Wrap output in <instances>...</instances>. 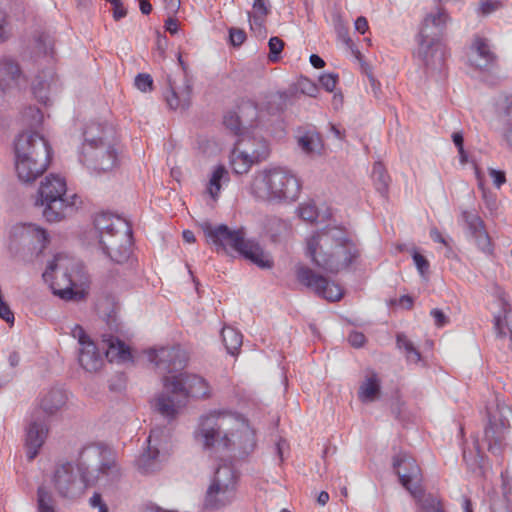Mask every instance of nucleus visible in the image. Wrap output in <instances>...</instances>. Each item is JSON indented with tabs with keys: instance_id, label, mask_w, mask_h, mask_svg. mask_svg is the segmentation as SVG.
Wrapping results in <instances>:
<instances>
[{
	"instance_id": "1",
	"label": "nucleus",
	"mask_w": 512,
	"mask_h": 512,
	"mask_svg": "<svg viewBox=\"0 0 512 512\" xmlns=\"http://www.w3.org/2000/svg\"><path fill=\"white\" fill-rule=\"evenodd\" d=\"M107 455L106 449L90 445L81 450L77 467L70 462L58 465L52 482L59 496L74 498L81 493L83 487L112 481L117 476L118 469L115 461Z\"/></svg>"
},
{
	"instance_id": "2",
	"label": "nucleus",
	"mask_w": 512,
	"mask_h": 512,
	"mask_svg": "<svg viewBox=\"0 0 512 512\" xmlns=\"http://www.w3.org/2000/svg\"><path fill=\"white\" fill-rule=\"evenodd\" d=\"M306 255L319 268L338 273L354 264L361 251L344 228L327 226L307 240Z\"/></svg>"
},
{
	"instance_id": "3",
	"label": "nucleus",
	"mask_w": 512,
	"mask_h": 512,
	"mask_svg": "<svg viewBox=\"0 0 512 512\" xmlns=\"http://www.w3.org/2000/svg\"><path fill=\"white\" fill-rule=\"evenodd\" d=\"M228 417L222 413H211L200 419L195 432L197 439L203 443L207 450H225L234 458H245L252 454L256 448L254 430L246 423H238L235 430L227 429Z\"/></svg>"
},
{
	"instance_id": "4",
	"label": "nucleus",
	"mask_w": 512,
	"mask_h": 512,
	"mask_svg": "<svg viewBox=\"0 0 512 512\" xmlns=\"http://www.w3.org/2000/svg\"><path fill=\"white\" fill-rule=\"evenodd\" d=\"M164 392L158 394L152 401V408L164 418L173 420L182 400L188 397L204 398L208 396V384L204 378L189 373L163 376Z\"/></svg>"
},
{
	"instance_id": "5",
	"label": "nucleus",
	"mask_w": 512,
	"mask_h": 512,
	"mask_svg": "<svg viewBox=\"0 0 512 512\" xmlns=\"http://www.w3.org/2000/svg\"><path fill=\"white\" fill-rule=\"evenodd\" d=\"M15 169L19 180L32 183L49 166L52 150L48 142L37 132L24 131L14 142Z\"/></svg>"
},
{
	"instance_id": "6",
	"label": "nucleus",
	"mask_w": 512,
	"mask_h": 512,
	"mask_svg": "<svg viewBox=\"0 0 512 512\" xmlns=\"http://www.w3.org/2000/svg\"><path fill=\"white\" fill-rule=\"evenodd\" d=\"M512 410L505 403L497 402L496 407L487 408L488 423L481 439H475L477 455L473 457L463 450V459L471 470L482 468L484 451L487 450L495 456H500L505 448L506 435L510 429L509 417Z\"/></svg>"
},
{
	"instance_id": "7",
	"label": "nucleus",
	"mask_w": 512,
	"mask_h": 512,
	"mask_svg": "<svg viewBox=\"0 0 512 512\" xmlns=\"http://www.w3.org/2000/svg\"><path fill=\"white\" fill-rule=\"evenodd\" d=\"M301 183L289 169L275 167L257 174L251 185L252 194L271 203H291L298 199Z\"/></svg>"
},
{
	"instance_id": "8",
	"label": "nucleus",
	"mask_w": 512,
	"mask_h": 512,
	"mask_svg": "<svg viewBox=\"0 0 512 512\" xmlns=\"http://www.w3.org/2000/svg\"><path fill=\"white\" fill-rule=\"evenodd\" d=\"M199 226L207 241L215 245L218 252H225L226 247L229 246L260 268L272 267V261L266 257L259 244L252 240H246L242 229L231 230L225 224L214 226L207 220L201 222Z\"/></svg>"
},
{
	"instance_id": "9",
	"label": "nucleus",
	"mask_w": 512,
	"mask_h": 512,
	"mask_svg": "<svg viewBox=\"0 0 512 512\" xmlns=\"http://www.w3.org/2000/svg\"><path fill=\"white\" fill-rule=\"evenodd\" d=\"M448 15L444 11L430 13L423 20L417 35V58L427 70L441 72L445 64L446 48L441 38L446 28Z\"/></svg>"
},
{
	"instance_id": "10",
	"label": "nucleus",
	"mask_w": 512,
	"mask_h": 512,
	"mask_svg": "<svg viewBox=\"0 0 512 512\" xmlns=\"http://www.w3.org/2000/svg\"><path fill=\"white\" fill-rule=\"evenodd\" d=\"M239 473L229 462L221 463L215 470L208 486L202 509L207 512H218L232 505L236 500Z\"/></svg>"
},
{
	"instance_id": "11",
	"label": "nucleus",
	"mask_w": 512,
	"mask_h": 512,
	"mask_svg": "<svg viewBox=\"0 0 512 512\" xmlns=\"http://www.w3.org/2000/svg\"><path fill=\"white\" fill-rule=\"evenodd\" d=\"M48 243L45 229L33 223H20L11 228L7 249L11 257L27 263L38 257Z\"/></svg>"
},
{
	"instance_id": "12",
	"label": "nucleus",
	"mask_w": 512,
	"mask_h": 512,
	"mask_svg": "<svg viewBox=\"0 0 512 512\" xmlns=\"http://www.w3.org/2000/svg\"><path fill=\"white\" fill-rule=\"evenodd\" d=\"M67 185L63 177L50 174L44 178L38 189L36 205L44 207L43 217L48 222H58L65 217V210L75 205L76 194L69 199Z\"/></svg>"
},
{
	"instance_id": "13",
	"label": "nucleus",
	"mask_w": 512,
	"mask_h": 512,
	"mask_svg": "<svg viewBox=\"0 0 512 512\" xmlns=\"http://www.w3.org/2000/svg\"><path fill=\"white\" fill-rule=\"evenodd\" d=\"M103 252L115 263L123 264L132 253V228L127 221H116V229L99 240Z\"/></svg>"
},
{
	"instance_id": "14",
	"label": "nucleus",
	"mask_w": 512,
	"mask_h": 512,
	"mask_svg": "<svg viewBox=\"0 0 512 512\" xmlns=\"http://www.w3.org/2000/svg\"><path fill=\"white\" fill-rule=\"evenodd\" d=\"M80 161L96 171L111 170L117 163L114 141H102L100 144L82 146Z\"/></svg>"
},
{
	"instance_id": "15",
	"label": "nucleus",
	"mask_w": 512,
	"mask_h": 512,
	"mask_svg": "<svg viewBox=\"0 0 512 512\" xmlns=\"http://www.w3.org/2000/svg\"><path fill=\"white\" fill-rule=\"evenodd\" d=\"M296 277L299 283L328 301H338L343 295V290L339 285L330 282L326 277L307 266L297 267Z\"/></svg>"
},
{
	"instance_id": "16",
	"label": "nucleus",
	"mask_w": 512,
	"mask_h": 512,
	"mask_svg": "<svg viewBox=\"0 0 512 512\" xmlns=\"http://www.w3.org/2000/svg\"><path fill=\"white\" fill-rule=\"evenodd\" d=\"M148 359L155 364L160 373L167 374L181 372L188 361L186 352L179 346L150 349Z\"/></svg>"
},
{
	"instance_id": "17",
	"label": "nucleus",
	"mask_w": 512,
	"mask_h": 512,
	"mask_svg": "<svg viewBox=\"0 0 512 512\" xmlns=\"http://www.w3.org/2000/svg\"><path fill=\"white\" fill-rule=\"evenodd\" d=\"M260 146V149H250L247 147L245 139L237 140L230 156L231 167L236 174L247 173L254 163L268 157V145L261 143Z\"/></svg>"
},
{
	"instance_id": "18",
	"label": "nucleus",
	"mask_w": 512,
	"mask_h": 512,
	"mask_svg": "<svg viewBox=\"0 0 512 512\" xmlns=\"http://www.w3.org/2000/svg\"><path fill=\"white\" fill-rule=\"evenodd\" d=\"M48 433V423L41 415H38V411H35L25 429V447L29 461L34 460L39 454L40 449L47 439Z\"/></svg>"
},
{
	"instance_id": "19",
	"label": "nucleus",
	"mask_w": 512,
	"mask_h": 512,
	"mask_svg": "<svg viewBox=\"0 0 512 512\" xmlns=\"http://www.w3.org/2000/svg\"><path fill=\"white\" fill-rule=\"evenodd\" d=\"M163 434V430L159 428L151 429L150 435L148 436L147 448L136 460V465L140 473L150 474L160 469V451L161 445L160 436Z\"/></svg>"
},
{
	"instance_id": "20",
	"label": "nucleus",
	"mask_w": 512,
	"mask_h": 512,
	"mask_svg": "<svg viewBox=\"0 0 512 512\" xmlns=\"http://www.w3.org/2000/svg\"><path fill=\"white\" fill-rule=\"evenodd\" d=\"M461 218L465 223L467 235L473 239L477 247L485 254H491L493 251L491 238L486 231L484 221L473 210H462Z\"/></svg>"
},
{
	"instance_id": "21",
	"label": "nucleus",
	"mask_w": 512,
	"mask_h": 512,
	"mask_svg": "<svg viewBox=\"0 0 512 512\" xmlns=\"http://www.w3.org/2000/svg\"><path fill=\"white\" fill-rule=\"evenodd\" d=\"M393 469L403 487L410 493L415 491L412 482L420 479V468L415 459L406 453H399L393 458Z\"/></svg>"
},
{
	"instance_id": "22",
	"label": "nucleus",
	"mask_w": 512,
	"mask_h": 512,
	"mask_svg": "<svg viewBox=\"0 0 512 512\" xmlns=\"http://www.w3.org/2000/svg\"><path fill=\"white\" fill-rule=\"evenodd\" d=\"M67 399L66 391L62 388L53 387L49 389L39 398L38 415H40V412L47 417L56 415L65 406Z\"/></svg>"
},
{
	"instance_id": "23",
	"label": "nucleus",
	"mask_w": 512,
	"mask_h": 512,
	"mask_svg": "<svg viewBox=\"0 0 512 512\" xmlns=\"http://www.w3.org/2000/svg\"><path fill=\"white\" fill-rule=\"evenodd\" d=\"M270 11L269 0H254L253 9L248 12V20L250 29L257 38L264 39L267 35L265 23Z\"/></svg>"
},
{
	"instance_id": "24",
	"label": "nucleus",
	"mask_w": 512,
	"mask_h": 512,
	"mask_svg": "<svg viewBox=\"0 0 512 512\" xmlns=\"http://www.w3.org/2000/svg\"><path fill=\"white\" fill-rule=\"evenodd\" d=\"M22 83H25V79L18 63L11 59H3L0 62V89L6 92L19 88Z\"/></svg>"
},
{
	"instance_id": "25",
	"label": "nucleus",
	"mask_w": 512,
	"mask_h": 512,
	"mask_svg": "<svg viewBox=\"0 0 512 512\" xmlns=\"http://www.w3.org/2000/svg\"><path fill=\"white\" fill-rule=\"evenodd\" d=\"M102 342L105 345V355L109 362L123 363L131 360L132 355L129 347L118 337L104 334Z\"/></svg>"
},
{
	"instance_id": "26",
	"label": "nucleus",
	"mask_w": 512,
	"mask_h": 512,
	"mask_svg": "<svg viewBox=\"0 0 512 512\" xmlns=\"http://www.w3.org/2000/svg\"><path fill=\"white\" fill-rule=\"evenodd\" d=\"M56 86L55 74L51 70L42 71L32 83V92L41 104L48 105L50 102L49 93Z\"/></svg>"
},
{
	"instance_id": "27",
	"label": "nucleus",
	"mask_w": 512,
	"mask_h": 512,
	"mask_svg": "<svg viewBox=\"0 0 512 512\" xmlns=\"http://www.w3.org/2000/svg\"><path fill=\"white\" fill-rule=\"evenodd\" d=\"M102 141H114L112 127L98 122L88 124L83 131L82 146L96 145Z\"/></svg>"
},
{
	"instance_id": "28",
	"label": "nucleus",
	"mask_w": 512,
	"mask_h": 512,
	"mask_svg": "<svg viewBox=\"0 0 512 512\" xmlns=\"http://www.w3.org/2000/svg\"><path fill=\"white\" fill-rule=\"evenodd\" d=\"M78 361L81 367L87 372H96L103 365V358L95 343H88L79 349Z\"/></svg>"
},
{
	"instance_id": "29",
	"label": "nucleus",
	"mask_w": 512,
	"mask_h": 512,
	"mask_svg": "<svg viewBox=\"0 0 512 512\" xmlns=\"http://www.w3.org/2000/svg\"><path fill=\"white\" fill-rule=\"evenodd\" d=\"M191 86L186 85L185 89L179 94L176 92L171 81L169 80V88L165 93V100L170 109H187L190 106Z\"/></svg>"
},
{
	"instance_id": "30",
	"label": "nucleus",
	"mask_w": 512,
	"mask_h": 512,
	"mask_svg": "<svg viewBox=\"0 0 512 512\" xmlns=\"http://www.w3.org/2000/svg\"><path fill=\"white\" fill-rule=\"evenodd\" d=\"M472 49L480 58V62L477 64V66L481 69H487L495 63L496 55L490 49L487 39L476 36L472 44Z\"/></svg>"
},
{
	"instance_id": "31",
	"label": "nucleus",
	"mask_w": 512,
	"mask_h": 512,
	"mask_svg": "<svg viewBox=\"0 0 512 512\" xmlns=\"http://www.w3.org/2000/svg\"><path fill=\"white\" fill-rule=\"evenodd\" d=\"M416 500V512H445L441 500L433 494L417 492L411 493Z\"/></svg>"
},
{
	"instance_id": "32",
	"label": "nucleus",
	"mask_w": 512,
	"mask_h": 512,
	"mask_svg": "<svg viewBox=\"0 0 512 512\" xmlns=\"http://www.w3.org/2000/svg\"><path fill=\"white\" fill-rule=\"evenodd\" d=\"M116 221L126 220L107 212H102L95 216L94 227L98 233L99 240L101 239L102 235L110 234L116 229Z\"/></svg>"
},
{
	"instance_id": "33",
	"label": "nucleus",
	"mask_w": 512,
	"mask_h": 512,
	"mask_svg": "<svg viewBox=\"0 0 512 512\" xmlns=\"http://www.w3.org/2000/svg\"><path fill=\"white\" fill-rule=\"evenodd\" d=\"M380 393V382L377 374L373 373L360 386L358 396L362 402L374 401Z\"/></svg>"
},
{
	"instance_id": "34",
	"label": "nucleus",
	"mask_w": 512,
	"mask_h": 512,
	"mask_svg": "<svg viewBox=\"0 0 512 512\" xmlns=\"http://www.w3.org/2000/svg\"><path fill=\"white\" fill-rule=\"evenodd\" d=\"M221 337L229 354L235 355L238 353L243 341V336L238 330L225 326L221 331Z\"/></svg>"
},
{
	"instance_id": "35",
	"label": "nucleus",
	"mask_w": 512,
	"mask_h": 512,
	"mask_svg": "<svg viewBox=\"0 0 512 512\" xmlns=\"http://www.w3.org/2000/svg\"><path fill=\"white\" fill-rule=\"evenodd\" d=\"M371 177L376 191L381 196H386L389 188L390 177L381 162L374 163Z\"/></svg>"
},
{
	"instance_id": "36",
	"label": "nucleus",
	"mask_w": 512,
	"mask_h": 512,
	"mask_svg": "<svg viewBox=\"0 0 512 512\" xmlns=\"http://www.w3.org/2000/svg\"><path fill=\"white\" fill-rule=\"evenodd\" d=\"M267 232L272 242L280 243L290 235L291 226L287 221L274 218L269 221Z\"/></svg>"
},
{
	"instance_id": "37",
	"label": "nucleus",
	"mask_w": 512,
	"mask_h": 512,
	"mask_svg": "<svg viewBox=\"0 0 512 512\" xmlns=\"http://www.w3.org/2000/svg\"><path fill=\"white\" fill-rule=\"evenodd\" d=\"M397 348L405 353L408 362L418 363L421 360V354L404 333H398L396 336Z\"/></svg>"
},
{
	"instance_id": "38",
	"label": "nucleus",
	"mask_w": 512,
	"mask_h": 512,
	"mask_svg": "<svg viewBox=\"0 0 512 512\" xmlns=\"http://www.w3.org/2000/svg\"><path fill=\"white\" fill-rule=\"evenodd\" d=\"M37 511L56 512L55 499L52 493L43 485L37 489Z\"/></svg>"
},
{
	"instance_id": "39",
	"label": "nucleus",
	"mask_w": 512,
	"mask_h": 512,
	"mask_svg": "<svg viewBox=\"0 0 512 512\" xmlns=\"http://www.w3.org/2000/svg\"><path fill=\"white\" fill-rule=\"evenodd\" d=\"M229 175L226 168L222 165H219L212 173L210 178L208 192L213 199L218 197V194L221 189V181H228Z\"/></svg>"
},
{
	"instance_id": "40",
	"label": "nucleus",
	"mask_w": 512,
	"mask_h": 512,
	"mask_svg": "<svg viewBox=\"0 0 512 512\" xmlns=\"http://www.w3.org/2000/svg\"><path fill=\"white\" fill-rule=\"evenodd\" d=\"M494 329L500 338L509 337L512 350V313H507L503 319L500 316L495 317Z\"/></svg>"
},
{
	"instance_id": "41",
	"label": "nucleus",
	"mask_w": 512,
	"mask_h": 512,
	"mask_svg": "<svg viewBox=\"0 0 512 512\" xmlns=\"http://www.w3.org/2000/svg\"><path fill=\"white\" fill-rule=\"evenodd\" d=\"M298 146L306 154L314 153L320 147V138L318 134L307 131L298 137Z\"/></svg>"
},
{
	"instance_id": "42",
	"label": "nucleus",
	"mask_w": 512,
	"mask_h": 512,
	"mask_svg": "<svg viewBox=\"0 0 512 512\" xmlns=\"http://www.w3.org/2000/svg\"><path fill=\"white\" fill-rule=\"evenodd\" d=\"M503 122V138L507 145L512 148V100L506 101V106L502 115Z\"/></svg>"
},
{
	"instance_id": "43",
	"label": "nucleus",
	"mask_w": 512,
	"mask_h": 512,
	"mask_svg": "<svg viewBox=\"0 0 512 512\" xmlns=\"http://www.w3.org/2000/svg\"><path fill=\"white\" fill-rule=\"evenodd\" d=\"M68 280V286L65 288H56L53 284L51 285L53 289V293L57 296H59L61 299L64 300H73V301H80L84 299L85 293L82 290H75L73 288V283L70 278H67Z\"/></svg>"
},
{
	"instance_id": "44",
	"label": "nucleus",
	"mask_w": 512,
	"mask_h": 512,
	"mask_svg": "<svg viewBox=\"0 0 512 512\" xmlns=\"http://www.w3.org/2000/svg\"><path fill=\"white\" fill-rule=\"evenodd\" d=\"M223 123L233 134L242 137V122L236 112L229 111L225 114Z\"/></svg>"
},
{
	"instance_id": "45",
	"label": "nucleus",
	"mask_w": 512,
	"mask_h": 512,
	"mask_svg": "<svg viewBox=\"0 0 512 512\" xmlns=\"http://www.w3.org/2000/svg\"><path fill=\"white\" fill-rule=\"evenodd\" d=\"M268 46L270 50L268 55L269 60L272 62L278 61L284 47V42L279 37H271Z\"/></svg>"
},
{
	"instance_id": "46",
	"label": "nucleus",
	"mask_w": 512,
	"mask_h": 512,
	"mask_svg": "<svg viewBox=\"0 0 512 512\" xmlns=\"http://www.w3.org/2000/svg\"><path fill=\"white\" fill-rule=\"evenodd\" d=\"M503 6L504 4L501 0H484L480 3L478 12L483 16H488Z\"/></svg>"
},
{
	"instance_id": "47",
	"label": "nucleus",
	"mask_w": 512,
	"mask_h": 512,
	"mask_svg": "<svg viewBox=\"0 0 512 512\" xmlns=\"http://www.w3.org/2000/svg\"><path fill=\"white\" fill-rule=\"evenodd\" d=\"M297 86L301 93L310 97H315L318 92V86L306 77H301Z\"/></svg>"
},
{
	"instance_id": "48",
	"label": "nucleus",
	"mask_w": 512,
	"mask_h": 512,
	"mask_svg": "<svg viewBox=\"0 0 512 512\" xmlns=\"http://www.w3.org/2000/svg\"><path fill=\"white\" fill-rule=\"evenodd\" d=\"M135 86L142 92L151 91L153 79L149 74L139 73L135 78Z\"/></svg>"
},
{
	"instance_id": "49",
	"label": "nucleus",
	"mask_w": 512,
	"mask_h": 512,
	"mask_svg": "<svg viewBox=\"0 0 512 512\" xmlns=\"http://www.w3.org/2000/svg\"><path fill=\"white\" fill-rule=\"evenodd\" d=\"M319 82L323 88H325L326 91L332 92L334 91L337 82H338V75L334 73H325L322 74L319 77Z\"/></svg>"
},
{
	"instance_id": "50",
	"label": "nucleus",
	"mask_w": 512,
	"mask_h": 512,
	"mask_svg": "<svg viewBox=\"0 0 512 512\" xmlns=\"http://www.w3.org/2000/svg\"><path fill=\"white\" fill-rule=\"evenodd\" d=\"M245 40L246 33L244 30L234 27L229 29V41L231 45L234 47H239L244 43Z\"/></svg>"
},
{
	"instance_id": "51",
	"label": "nucleus",
	"mask_w": 512,
	"mask_h": 512,
	"mask_svg": "<svg viewBox=\"0 0 512 512\" xmlns=\"http://www.w3.org/2000/svg\"><path fill=\"white\" fill-rule=\"evenodd\" d=\"M414 264L419 271L420 275L424 276L430 267L429 261L419 252L414 251L412 254Z\"/></svg>"
},
{
	"instance_id": "52",
	"label": "nucleus",
	"mask_w": 512,
	"mask_h": 512,
	"mask_svg": "<svg viewBox=\"0 0 512 512\" xmlns=\"http://www.w3.org/2000/svg\"><path fill=\"white\" fill-rule=\"evenodd\" d=\"M501 477L503 497L500 500H504L505 503L512 505V480L503 473L501 474Z\"/></svg>"
},
{
	"instance_id": "53",
	"label": "nucleus",
	"mask_w": 512,
	"mask_h": 512,
	"mask_svg": "<svg viewBox=\"0 0 512 512\" xmlns=\"http://www.w3.org/2000/svg\"><path fill=\"white\" fill-rule=\"evenodd\" d=\"M71 334L75 339L78 340L80 348H83L88 343H94L80 325H75L71 331Z\"/></svg>"
},
{
	"instance_id": "54",
	"label": "nucleus",
	"mask_w": 512,
	"mask_h": 512,
	"mask_svg": "<svg viewBox=\"0 0 512 512\" xmlns=\"http://www.w3.org/2000/svg\"><path fill=\"white\" fill-rule=\"evenodd\" d=\"M113 6V18L115 21H119L127 15V10L123 5L122 0H105Z\"/></svg>"
},
{
	"instance_id": "55",
	"label": "nucleus",
	"mask_w": 512,
	"mask_h": 512,
	"mask_svg": "<svg viewBox=\"0 0 512 512\" xmlns=\"http://www.w3.org/2000/svg\"><path fill=\"white\" fill-rule=\"evenodd\" d=\"M62 258L61 254L55 255V257L48 262L45 271L42 274V277L45 282H50L53 279V273L57 269L58 261Z\"/></svg>"
},
{
	"instance_id": "56",
	"label": "nucleus",
	"mask_w": 512,
	"mask_h": 512,
	"mask_svg": "<svg viewBox=\"0 0 512 512\" xmlns=\"http://www.w3.org/2000/svg\"><path fill=\"white\" fill-rule=\"evenodd\" d=\"M300 217L309 222H313L317 219L316 207L314 205H305L299 208Z\"/></svg>"
},
{
	"instance_id": "57",
	"label": "nucleus",
	"mask_w": 512,
	"mask_h": 512,
	"mask_svg": "<svg viewBox=\"0 0 512 512\" xmlns=\"http://www.w3.org/2000/svg\"><path fill=\"white\" fill-rule=\"evenodd\" d=\"M89 504L92 508H97L98 512H109L108 506L102 498V495L95 492L89 499Z\"/></svg>"
},
{
	"instance_id": "58",
	"label": "nucleus",
	"mask_w": 512,
	"mask_h": 512,
	"mask_svg": "<svg viewBox=\"0 0 512 512\" xmlns=\"http://www.w3.org/2000/svg\"><path fill=\"white\" fill-rule=\"evenodd\" d=\"M430 315L434 319L435 325L437 327H444L449 323V317L438 308L432 309Z\"/></svg>"
},
{
	"instance_id": "59",
	"label": "nucleus",
	"mask_w": 512,
	"mask_h": 512,
	"mask_svg": "<svg viewBox=\"0 0 512 512\" xmlns=\"http://www.w3.org/2000/svg\"><path fill=\"white\" fill-rule=\"evenodd\" d=\"M24 116L25 117H28V116H31L32 117V121L30 122V125H39L42 123V120H43V114L41 112L40 109L36 108V107H28L25 111H24Z\"/></svg>"
},
{
	"instance_id": "60",
	"label": "nucleus",
	"mask_w": 512,
	"mask_h": 512,
	"mask_svg": "<svg viewBox=\"0 0 512 512\" xmlns=\"http://www.w3.org/2000/svg\"><path fill=\"white\" fill-rule=\"evenodd\" d=\"M348 341L355 348L362 347L366 342V337L362 332L352 331L348 336Z\"/></svg>"
},
{
	"instance_id": "61",
	"label": "nucleus",
	"mask_w": 512,
	"mask_h": 512,
	"mask_svg": "<svg viewBox=\"0 0 512 512\" xmlns=\"http://www.w3.org/2000/svg\"><path fill=\"white\" fill-rule=\"evenodd\" d=\"M489 176L497 188H500L506 182V175L502 170L489 169Z\"/></svg>"
},
{
	"instance_id": "62",
	"label": "nucleus",
	"mask_w": 512,
	"mask_h": 512,
	"mask_svg": "<svg viewBox=\"0 0 512 512\" xmlns=\"http://www.w3.org/2000/svg\"><path fill=\"white\" fill-rule=\"evenodd\" d=\"M491 512H512V505L504 500H495L491 505Z\"/></svg>"
},
{
	"instance_id": "63",
	"label": "nucleus",
	"mask_w": 512,
	"mask_h": 512,
	"mask_svg": "<svg viewBox=\"0 0 512 512\" xmlns=\"http://www.w3.org/2000/svg\"><path fill=\"white\" fill-rule=\"evenodd\" d=\"M12 36L10 23L0 24V43L8 41Z\"/></svg>"
},
{
	"instance_id": "64",
	"label": "nucleus",
	"mask_w": 512,
	"mask_h": 512,
	"mask_svg": "<svg viewBox=\"0 0 512 512\" xmlns=\"http://www.w3.org/2000/svg\"><path fill=\"white\" fill-rule=\"evenodd\" d=\"M368 21L364 16H359L355 20V29L360 33L364 34L368 30Z\"/></svg>"
}]
</instances>
